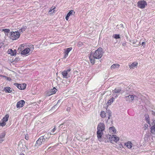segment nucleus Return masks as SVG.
<instances>
[{
	"mask_svg": "<svg viewBox=\"0 0 155 155\" xmlns=\"http://www.w3.org/2000/svg\"><path fill=\"white\" fill-rule=\"evenodd\" d=\"M103 54V50L101 48H99L94 53H92L89 57L91 63L92 64H94L95 61V59L101 58Z\"/></svg>",
	"mask_w": 155,
	"mask_h": 155,
	"instance_id": "nucleus-1",
	"label": "nucleus"
},
{
	"mask_svg": "<svg viewBox=\"0 0 155 155\" xmlns=\"http://www.w3.org/2000/svg\"><path fill=\"white\" fill-rule=\"evenodd\" d=\"M20 34L19 32L15 31L11 32L10 36V38L12 40H15L18 39L20 37Z\"/></svg>",
	"mask_w": 155,
	"mask_h": 155,
	"instance_id": "nucleus-2",
	"label": "nucleus"
},
{
	"mask_svg": "<svg viewBox=\"0 0 155 155\" xmlns=\"http://www.w3.org/2000/svg\"><path fill=\"white\" fill-rule=\"evenodd\" d=\"M45 141V137L41 136L36 141L35 146L38 147Z\"/></svg>",
	"mask_w": 155,
	"mask_h": 155,
	"instance_id": "nucleus-3",
	"label": "nucleus"
},
{
	"mask_svg": "<svg viewBox=\"0 0 155 155\" xmlns=\"http://www.w3.org/2000/svg\"><path fill=\"white\" fill-rule=\"evenodd\" d=\"M137 7L139 8L143 9L147 5V2L145 1L141 0L138 2L137 3Z\"/></svg>",
	"mask_w": 155,
	"mask_h": 155,
	"instance_id": "nucleus-4",
	"label": "nucleus"
},
{
	"mask_svg": "<svg viewBox=\"0 0 155 155\" xmlns=\"http://www.w3.org/2000/svg\"><path fill=\"white\" fill-rule=\"evenodd\" d=\"M107 137H109V141L111 143H112L113 141L117 142L119 140V137L115 135H113L111 137V136L108 134L107 135Z\"/></svg>",
	"mask_w": 155,
	"mask_h": 155,
	"instance_id": "nucleus-5",
	"label": "nucleus"
},
{
	"mask_svg": "<svg viewBox=\"0 0 155 155\" xmlns=\"http://www.w3.org/2000/svg\"><path fill=\"white\" fill-rule=\"evenodd\" d=\"M134 95L130 94L128 96H126L125 97V99L127 101L131 102L134 100Z\"/></svg>",
	"mask_w": 155,
	"mask_h": 155,
	"instance_id": "nucleus-6",
	"label": "nucleus"
},
{
	"mask_svg": "<svg viewBox=\"0 0 155 155\" xmlns=\"http://www.w3.org/2000/svg\"><path fill=\"white\" fill-rule=\"evenodd\" d=\"M103 131L102 130H97V137L98 140L100 141H102L101 137L103 134Z\"/></svg>",
	"mask_w": 155,
	"mask_h": 155,
	"instance_id": "nucleus-7",
	"label": "nucleus"
},
{
	"mask_svg": "<svg viewBox=\"0 0 155 155\" xmlns=\"http://www.w3.org/2000/svg\"><path fill=\"white\" fill-rule=\"evenodd\" d=\"M105 129V126L103 123H99L97 126V130L104 131Z\"/></svg>",
	"mask_w": 155,
	"mask_h": 155,
	"instance_id": "nucleus-8",
	"label": "nucleus"
},
{
	"mask_svg": "<svg viewBox=\"0 0 155 155\" xmlns=\"http://www.w3.org/2000/svg\"><path fill=\"white\" fill-rule=\"evenodd\" d=\"M71 70L70 69H68L67 70H65L62 72L61 74L63 76V78H68L69 77V76L68 75V73L70 72Z\"/></svg>",
	"mask_w": 155,
	"mask_h": 155,
	"instance_id": "nucleus-9",
	"label": "nucleus"
},
{
	"mask_svg": "<svg viewBox=\"0 0 155 155\" xmlns=\"http://www.w3.org/2000/svg\"><path fill=\"white\" fill-rule=\"evenodd\" d=\"M25 104L24 101L23 100L17 102L16 107L17 108L21 107L23 106Z\"/></svg>",
	"mask_w": 155,
	"mask_h": 155,
	"instance_id": "nucleus-10",
	"label": "nucleus"
},
{
	"mask_svg": "<svg viewBox=\"0 0 155 155\" xmlns=\"http://www.w3.org/2000/svg\"><path fill=\"white\" fill-rule=\"evenodd\" d=\"M14 85L17 87L20 90L24 89L25 88L26 86V84H15Z\"/></svg>",
	"mask_w": 155,
	"mask_h": 155,
	"instance_id": "nucleus-11",
	"label": "nucleus"
},
{
	"mask_svg": "<svg viewBox=\"0 0 155 155\" xmlns=\"http://www.w3.org/2000/svg\"><path fill=\"white\" fill-rule=\"evenodd\" d=\"M57 90L55 87H54L53 89H51L50 91H48L47 94V96H50L52 94L55 93Z\"/></svg>",
	"mask_w": 155,
	"mask_h": 155,
	"instance_id": "nucleus-12",
	"label": "nucleus"
},
{
	"mask_svg": "<svg viewBox=\"0 0 155 155\" xmlns=\"http://www.w3.org/2000/svg\"><path fill=\"white\" fill-rule=\"evenodd\" d=\"M152 125L150 128L151 132L152 134H155V120L152 123Z\"/></svg>",
	"mask_w": 155,
	"mask_h": 155,
	"instance_id": "nucleus-13",
	"label": "nucleus"
},
{
	"mask_svg": "<svg viewBox=\"0 0 155 155\" xmlns=\"http://www.w3.org/2000/svg\"><path fill=\"white\" fill-rule=\"evenodd\" d=\"M138 63L137 62H134L132 64H129V68L130 69H134L135 68H137L138 66Z\"/></svg>",
	"mask_w": 155,
	"mask_h": 155,
	"instance_id": "nucleus-14",
	"label": "nucleus"
},
{
	"mask_svg": "<svg viewBox=\"0 0 155 155\" xmlns=\"http://www.w3.org/2000/svg\"><path fill=\"white\" fill-rule=\"evenodd\" d=\"M109 132L110 134H116V130L115 127H113L109 128Z\"/></svg>",
	"mask_w": 155,
	"mask_h": 155,
	"instance_id": "nucleus-15",
	"label": "nucleus"
},
{
	"mask_svg": "<svg viewBox=\"0 0 155 155\" xmlns=\"http://www.w3.org/2000/svg\"><path fill=\"white\" fill-rule=\"evenodd\" d=\"M72 49L71 47L67 48L66 49H65V51L64 52V58H65L68 55V54L69 52Z\"/></svg>",
	"mask_w": 155,
	"mask_h": 155,
	"instance_id": "nucleus-16",
	"label": "nucleus"
},
{
	"mask_svg": "<svg viewBox=\"0 0 155 155\" xmlns=\"http://www.w3.org/2000/svg\"><path fill=\"white\" fill-rule=\"evenodd\" d=\"M75 13V12L73 10L70 11L67 14L66 17L65 18L67 20H68L69 19V17L71 15H74Z\"/></svg>",
	"mask_w": 155,
	"mask_h": 155,
	"instance_id": "nucleus-17",
	"label": "nucleus"
},
{
	"mask_svg": "<svg viewBox=\"0 0 155 155\" xmlns=\"http://www.w3.org/2000/svg\"><path fill=\"white\" fill-rule=\"evenodd\" d=\"M6 134L5 132H3L0 134V143H2L4 140Z\"/></svg>",
	"mask_w": 155,
	"mask_h": 155,
	"instance_id": "nucleus-18",
	"label": "nucleus"
},
{
	"mask_svg": "<svg viewBox=\"0 0 155 155\" xmlns=\"http://www.w3.org/2000/svg\"><path fill=\"white\" fill-rule=\"evenodd\" d=\"M30 50L29 48H26L21 51V54L23 55H26L29 52Z\"/></svg>",
	"mask_w": 155,
	"mask_h": 155,
	"instance_id": "nucleus-19",
	"label": "nucleus"
},
{
	"mask_svg": "<svg viewBox=\"0 0 155 155\" xmlns=\"http://www.w3.org/2000/svg\"><path fill=\"white\" fill-rule=\"evenodd\" d=\"M4 90L6 93H11L12 91V89L9 87H5Z\"/></svg>",
	"mask_w": 155,
	"mask_h": 155,
	"instance_id": "nucleus-20",
	"label": "nucleus"
},
{
	"mask_svg": "<svg viewBox=\"0 0 155 155\" xmlns=\"http://www.w3.org/2000/svg\"><path fill=\"white\" fill-rule=\"evenodd\" d=\"M120 67V65L118 64H114L112 65L110 67L111 69H118Z\"/></svg>",
	"mask_w": 155,
	"mask_h": 155,
	"instance_id": "nucleus-21",
	"label": "nucleus"
},
{
	"mask_svg": "<svg viewBox=\"0 0 155 155\" xmlns=\"http://www.w3.org/2000/svg\"><path fill=\"white\" fill-rule=\"evenodd\" d=\"M125 145L129 149H130L133 146V144L130 142H128L125 143Z\"/></svg>",
	"mask_w": 155,
	"mask_h": 155,
	"instance_id": "nucleus-22",
	"label": "nucleus"
},
{
	"mask_svg": "<svg viewBox=\"0 0 155 155\" xmlns=\"http://www.w3.org/2000/svg\"><path fill=\"white\" fill-rule=\"evenodd\" d=\"M145 117L147 122L149 124H150V120L148 115L146 114L145 115Z\"/></svg>",
	"mask_w": 155,
	"mask_h": 155,
	"instance_id": "nucleus-23",
	"label": "nucleus"
},
{
	"mask_svg": "<svg viewBox=\"0 0 155 155\" xmlns=\"http://www.w3.org/2000/svg\"><path fill=\"white\" fill-rule=\"evenodd\" d=\"M9 117V115L8 114H6L5 116L3 118L2 120V121L6 122L8 120Z\"/></svg>",
	"mask_w": 155,
	"mask_h": 155,
	"instance_id": "nucleus-24",
	"label": "nucleus"
},
{
	"mask_svg": "<svg viewBox=\"0 0 155 155\" xmlns=\"http://www.w3.org/2000/svg\"><path fill=\"white\" fill-rule=\"evenodd\" d=\"M121 91V89L120 88H117L113 91V93H118Z\"/></svg>",
	"mask_w": 155,
	"mask_h": 155,
	"instance_id": "nucleus-25",
	"label": "nucleus"
},
{
	"mask_svg": "<svg viewBox=\"0 0 155 155\" xmlns=\"http://www.w3.org/2000/svg\"><path fill=\"white\" fill-rule=\"evenodd\" d=\"M114 98L113 97H111L107 102V105H110L114 101Z\"/></svg>",
	"mask_w": 155,
	"mask_h": 155,
	"instance_id": "nucleus-26",
	"label": "nucleus"
},
{
	"mask_svg": "<svg viewBox=\"0 0 155 155\" xmlns=\"http://www.w3.org/2000/svg\"><path fill=\"white\" fill-rule=\"evenodd\" d=\"M106 113L104 111H102L101 112L100 115L103 118H105L106 117Z\"/></svg>",
	"mask_w": 155,
	"mask_h": 155,
	"instance_id": "nucleus-27",
	"label": "nucleus"
},
{
	"mask_svg": "<svg viewBox=\"0 0 155 155\" xmlns=\"http://www.w3.org/2000/svg\"><path fill=\"white\" fill-rule=\"evenodd\" d=\"M112 37L114 38H115V39H119L120 38V35L118 34L113 35L112 36Z\"/></svg>",
	"mask_w": 155,
	"mask_h": 155,
	"instance_id": "nucleus-28",
	"label": "nucleus"
},
{
	"mask_svg": "<svg viewBox=\"0 0 155 155\" xmlns=\"http://www.w3.org/2000/svg\"><path fill=\"white\" fill-rule=\"evenodd\" d=\"M107 113H108V116L107 117V120L108 121L110 119V117L111 116V112L110 110H107Z\"/></svg>",
	"mask_w": 155,
	"mask_h": 155,
	"instance_id": "nucleus-29",
	"label": "nucleus"
},
{
	"mask_svg": "<svg viewBox=\"0 0 155 155\" xmlns=\"http://www.w3.org/2000/svg\"><path fill=\"white\" fill-rule=\"evenodd\" d=\"M56 8L55 7L52 8V7L51 8L50 10L48 12V13L50 14H52L54 12V9Z\"/></svg>",
	"mask_w": 155,
	"mask_h": 155,
	"instance_id": "nucleus-30",
	"label": "nucleus"
},
{
	"mask_svg": "<svg viewBox=\"0 0 155 155\" xmlns=\"http://www.w3.org/2000/svg\"><path fill=\"white\" fill-rule=\"evenodd\" d=\"M8 53L9 54H10L12 56H14V54H13V51L11 49H9L8 51Z\"/></svg>",
	"mask_w": 155,
	"mask_h": 155,
	"instance_id": "nucleus-31",
	"label": "nucleus"
},
{
	"mask_svg": "<svg viewBox=\"0 0 155 155\" xmlns=\"http://www.w3.org/2000/svg\"><path fill=\"white\" fill-rule=\"evenodd\" d=\"M26 28L27 27L26 26H23L22 28L20 30H21V31L23 32L25 30Z\"/></svg>",
	"mask_w": 155,
	"mask_h": 155,
	"instance_id": "nucleus-32",
	"label": "nucleus"
},
{
	"mask_svg": "<svg viewBox=\"0 0 155 155\" xmlns=\"http://www.w3.org/2000/svg\"><path fill=\"white\" fill-rule=\"evenodd\" d=\"M2 31H4L5 32L8 33L9 31V30L7 29H2L1 30Z\"/></svg>",
	"mask_w": 155,
	"mask_h": 155,
	"instance_id": "nucleus-33",
	"label": "nucleus"
},
{
	"mask_svg": "<svg viewBox=\"0 0 155 155\" xmlns=\"http://www.w3.org/2000/svg\"><path fill=\"white\" fill-rule=\"evenodd\" d=\"M6 125L5 122L2 121V122L0 123V126H3Z\"/></svg>",
	"mask_w": 155,
	"mask_h": 155,
	"instance_id": "nucleus-34",
	"label": "nucleus"
},
{
	"mask_svg": "<svg viewBox=\"0 0 155 155\" xmlns=\"http://www.w3.org/2000/svg\"><path fill=\"white\" fill-rule=\"evenodd\" d=\"M56 128L55 127H54L52 130L51 132L50 133L51 135H53L54 134H55L54 133V132Z\"/></svg>",
	"mask_w": 155,
	"mask_h": 155,
	"instance_id": "nucleus-35",
	"label": "nucleus"
},
{
	"mask_svg": "<svg viewBox=\"0 0 155 155\" xmlns=\"http://www.w3.org/2000/svg\"><path fill=\"white\" fill-rule=\"evenodd\" d=\"M48 134H45L44 136H42L45 137V140H46L47 138H49L48 137Z\"/></svg>",
	"mask_w": 155,
	"mask_h": 155,
	"instance_id": "nucleus-36",
	"label": "nucleus"
},
{
	"mask_svg": "<svg viewBox=\"0 0 155 155\" xmlns=\"http://www.w3.org/2000/svg\"><path fill=\"white\" fill-rule=\"evenodd\" d=\"M148 125L147 124H145L144 127H143V128L144 130H146L148 127Z\"/></svg>",
	"mask_w": 155,
	"mask_h": 155,
	"instance_id": "nucleus-37",
	"label": "nucleus"
},
{
	"mask_svg": "<svg viewBox=\"0 0 155 155\" xmlns=\"http://www.w3.org/2000/svg\"><path fill=\"white\" fill-rule=\"evenodd\" d=\"M25 139L28 140V139H29V136H28V134H26L25 135Z\"/></svg>",
	"mask_w": 155,
	"mask_h": 155,
	"instance_id": "nucleus-38",
	"label": "nucleus"
},
{
	"mask_svg": "<svg viewBox=\"0 0 155 155\" xmlns=\"http://www.w3.org/2000/svg\"><path fill=\"white\" fill-rule=\"evenodd\" d=\"M82 45H83V44L82 42H80L79 43H78V46H81Z\"/></svg>",
	"mask_w": 155,
	"mask_h": 155,
	"instance_id": "nucleus-39",
	"label": "nucleus"
},
{
	"mask_svg": "<svg viewBox=\"0 0 155 155\" xmlns=\"http://www.w3.org/2000/svg\"><path fill=\"white\" fill-rule=\"evenodd\" d=\"M13 54H14V56L16 55V50H14L13 51Z\"/></svg>",
	"mask_w": 155,
	"mask_h": 155,
	"instance_id": "nucleus-40",
	"label": "nucleus"
},
{
	"mask_svg": "<svg viewBox=\"0 0 155 155\" xmlns=\"http://www.w3.org/2000/svg\"><path fill=\"white\" fill-rule=\"evenodd\" d=\"M7 80L9 81H10L11 80V79L8 77H7L6 78Z\"/></svg>",
	"mask_w": 155,
	"mask_h": 155,
	"instance_id": "nucleus-41",
	"label": "nucleus"
},
{
	"mask_svg": "<svg viewBox=\"0 0 155 155\" xmlns=\"http://www.w3.org/2000/svg\"><path fill=\"white\" fill-rule=\"evenodd\" d=\"M145 43L144 42H142V46L144 48L145 46Z\"/></svg>",
	"mask_w": 155,
	"mask_h": 155,
	"instance_id": "nucleus-42",
	"label": "nucleus"
},
{
	"mask_svg": "<svg viewBox=\"0 0 155 155\" xmlns=\"http://www.w3.org/2000/svg\"><path fill=\"white\" fill-rule=\"evenodd\" d=\"M70 108L69 107H68L67 108V110L68 111V112H69L70 111Z\"/></svg>",
	"mask_w": 155,
	"mask_h": 155,
	"instance_id": "nucleus-43",
	"label": "nucleus"
},
{
	"mask_svg": "<svg viewBox=\"0 0 155 155\" xmlns=\"http://www.w3.org/2000/svg\"><path fill=\"white\" fill-rule=\"evenodd\" d=\"M57 106V104H56L54 106H53V107H52V109H53L54 108H55V107H56Z\"/></svg>",
	"mask_w": 155,
	"mask_h": 155,
	"instance_id": "nucleus-44",
	"label": "nucleus"
},
{
	"mask_svg": "<svg viewBox=\"0 0 155 155\" xmlns=\"http://www.w3.org/2000/svg\"><path fill=\"white\" fill-rule=\"evenodd\" d=\"M25 45L24 44H21V47H24Z\"/></svg>",
	"mask_w": 155,
	"mask_h": 155,
	"instance_id": "nucleus-45",
	"label": "nucleus"
},
{
	"mask_svg": "<svg viewBox=\"0 0 155 155\" xmlns=\"http://www.w3.org/2000/svg\"><path fill=\"white\" fill-rule=\"evenodd\" d=\"M7 77L6 76H3V77L5 78H7Z\"/></svg>",
	"mask_w": 155,
	"mask_h": 155,
	"instance_id": "nucleus-46",
	"label": "nucleus"
},
{
	"mask_svg": "<svg viewBox=\"0 0 155 155\" xmlns=\"http://www.w3.org/2000/svg\"><path fill=\"white\" fill-rule=\"evenodd\" d=\"M19 155H25V154L23 153H21Z\"/></svg>",
	"mask_w": 155,
	"mask_h": 155,
	"instance_id": "nucleus-47",
	"label": "nucleus"
},
{
	"mask_svg": "<svg viewBox=\"0 0 155 155\" xmlns=\"http://www.w3.org/2000/svg\"><path fill=\"white\" fill-rule=\"evenodd\" d=\"M60 100H59L58 101V103H57V104L59 102H60Z\"/></svg>",
	"mask_w": 155,
	"mask_h": 155,
	"instance_id": "nucleus-48",
	"label": "nucleus"
},
{
	"mask_svg": "<svg viewBox=\"0 0 155 155\" xmlns=\"http://www.w3.org/2000/svg\"><path fill=\"white\" fill-rule=\"evenodd\" d=\"M4 76L3 75H0V77H3V76Z\"/></svg>",
	"mask_w": 155,
	"mask_h": 155,
	"instance_id": "nucleus-49",
	"label": "nucleus"
},
{
	"mask_svg": "<svg viewBox=\"0 0 155 155\" xmlns=\"http://www.w3.org/2000/svg\"><path fill=\"white\" fill-rule=\"evenodd\" d=\"M21 49V47H19L18 48V49Z\"/></svg>",
	"mask_w": 155,
	"mask_h": 155,
	"instance_id": "nucleus-50",
	"label": "nucleus"
},
{
	"mask_svg": "<svg viewBox=\"0 0 155 155\" xmlns=\"http://www.w3.org/2000/svg\"><path fill=\"white\" fill-rule=\"evenodd\" d=\"M50 148V147L48 148V149H49Z\"/></svg>",
	"mask_w": 155,
	"mask_h": 155,
	"instance_id": "nucleus-51",
	"label": "nucleus"
}]
</instances>
